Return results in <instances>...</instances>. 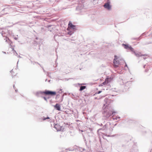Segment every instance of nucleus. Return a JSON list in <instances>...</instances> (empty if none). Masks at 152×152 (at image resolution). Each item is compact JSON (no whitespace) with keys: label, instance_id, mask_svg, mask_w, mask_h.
Returning a JSON list of instances; mask_svg holds the SVG:
<instances>
[{"label":"nucleus","instance_id":"f257e3e1","mask_svg":"<svg viewBox=\"0 0 152 152\" xmlns=\"http://www.w3.org/2000/svg\"><path fill=\"white\" fill-rule=\"evenodd\" d=\"M43 93L46 95H50L51 96H55L56 94V93L55 91H52L46 90L43 92Z\"/></svg>","mask_w":152,"mask_h":152},{"label":"nucleus","instance_id":"f03ea898","mask_svg":"<svg viewBox=\"0 0 152 152\" xmlns=\"http://www.w3.org/2000/svg\"><path fill=\"white\" fill-rule=\"evenodd\" d=\"M115 58L113 61L114 66L115 67L117 68L118 67L119 64V61L118 60H117L118 59L117 57L116 56H114Z\"/></svg>","mask_w":152,"mask_h":152},{"label":"nucleus","instance_id":"7ed1b4c3","mask_svg":"<svg viewBox=\"0 0 152 152\" xmlns=\"http://www.w3.org/2000/svg\"><path fill=\"white\" fill-rule=\"evenodd\" d=\"M122 45L124 46V48L126 49L132 51L133 50V49L130 46H129L128 45L123 44Z\"/></svg>","mask_w":152,"mask_h":152},{"label":"nucleus","instance_id":"20e7f679","mask_svg":"<svg viewBox=\"0 0 152 152\" xmlns=\"http://www.w3.org/2000/svg\"><path fill=\"white\" fill-rule=\"evenodd\" d=\"M104 7L108 10H110L111 9V6L110 5V2L108 1L107 2L104 4Z\"/></svg>","mask_w":152,"mask_h":152},{"label":"nucleus","instance_id":"39448f33","mask_svg":"<svg viewBox=\"0 0 152 152\" xmlns=\"http://www.w3.org/2000/svg\"><path fill=\"white\" fill-rule=\"evenodd\" d=\"M75 26L73 25L70 21L69 22L68 24V28H70L74 29L75 28Z\"/></svg>","mask_w":152,"mask_h":152},{"label":"nucleus","instance_id":"423d86ee","mask_svg":"<svg viewBox=\"0 0 152 152\" xmlns=\"http://www.w3.org/2000/svg\"><path fill=\"white\" fill-rule=\"evenodd\" d=\"M113 78H107L105 80V81L106 82L107 84L113 80Z\"/></svg>","mask_w":152,"mask_h":152},{"label":"nucleus","instance_id":"0eeeda50","mask_svg":"<svg viewBox=\"0 0 152 152\" xmlns=\"http://www.w3.org/2000/svg\"><path fill=\"white\" fill-rule=\"evenodd\" d=\"M55 108L58 110H60V106L58 104H56L54 106Z\"/></svg>","mask_w":152,"mask_h":152},{"label":"nucleus","instance_id":"6e6552de","mask_svg":"<svg viewBox=\"0 0 152 152\" xmlns=\"http://www.w3.org/2000/svg\"><path fill=\"white\" fill-rule=\"evenodd\" d=\"M11 75L13 77L16 76L17 74L16 73H15V72L13 70H12V71H11Z\"/></svg>","mask_w":152,"mask_h":152},{"label":"nucleus","instance_id":"1a4fd4ad","mask_svg":"<svg viewBox=\"0 0 152 152\" xmlns=\"http://www.w3.org/2000/svg\"><path fill=\"white\" fill-rule=\"evenodd\" d=\"M86 88V86H81L80 87V89L79 90L80 91H82L83 90L85 89Z\"/></svg>","mask_w":152,"mask_h":152},{"label":"nucleus","instance_id":"9d476101","mask_svg":"<svg viewBox=\"0 0 152 152\" xmlns=\"http://www.w3.org/2000/svg\"><path fill=\"white\" fill-rule=\"evenodd\" d=\"M113 117V119H117L118 118H120L119 117H117L116 118H115V116L113 115V116H112Z\"/></svg>","mask_w":152,"mask_h":152},{"label":"nucleus","instance_id":"9b49d317","mask_svg":"<svg viewBox=\"0 0 152 152\" xmlns=\"http://www.w3.org/2000/svg\"><path fill=\"white\" fill-rule=\"evenodd\" d=\"M102 84H103V85H107V83H106V82L105 81L104 82H103L102 83Z\"/></svg>","mask_w":152,"mask_h":152},{"label":"nucleus","instance_id":"f8f14e48","mask_svg":"<svg viewBox=\"0 0 152 152\" xmlns=\"http://www.w3.org/2000/svg\"><path fill=\"white\" fill-rule=\"evenodd\" d=\"M149 68V66H148V67L147 68V69H146L145 70V72H147L148 70V68Z\"/></svg>","mask_w":152,"mask_h":152},{"label":"nucleus","instance_id":"ddd939ff","mask_svg":"<svg viewBox=\"0 0 152 152\" xmlns=\"http://www.w3.org/2000/svg\"><path fill=\"white\" fill-rule=\"evenodd\" d=\"M136 55L137 56H142V54H140V55H139L138 54H136Z\"/></svg>","mask_w":152,"mask_h":152},{"label":"nucleus","instance_id":"4468645a","mask_svg":"<svg viewBox=\"0 0 152 152\" xmlns=\"http://www.w3.org/2000/svg\"><path fill=\"white\" fill-rule=\"evenodd\" d=\"M49 117H47L46 118H44L43 119V120H46V119H49Z\"/></svg>","mask_w":152,"mask_h":152},{"label":"nucleus","instance_id":"2eb2a0df","mask_svg":"<svg viewBox=\"0 0 152 152\" xmlns=\"http://www.w3.org/2000/svg\"><path fill=\"white\" fill-rule=\"evenodd\" d=\"M102 92V91H99L97 93V94H100V93H101Z\"/></svg>","mask_w":152,"mask_h":152},{"label":"nucleus","instance_id":"dca6fc26","mask_svg":"<svg viewBox=\"0 0 152 152\" xmlns=\"http://www.w3.org/2000/svg\"><path fill=\"white\" fill-rule=\"evenodd\" d=\"M116 112H115V111H113V112H112V114H113L114 113H116Z\"/></svg>","mask_w":152,"mask_h":152},{"label":"nucleus","instance_id":"f3484780","mask_svg":"<svg viewBox=\"0 0 152 152\" xmlns=\"http://www.w3.org/2000/svg\"><path fill=\"white\" fill-rule=\"evenodd\" d=\"M146 66H147L146 65H144V68H147Z\"/></svg>","mask_w":152,"mask_h":152},{"label":"nucleus","instance_id":"a211bd4d","mask_svg":"<svg viewBox=\"0 0 152 152\" xmlns=\"http://www.w3.org/2000/svg\"><path fill=\"white\" fill-rule=\"evenodd\" d=\"M44 99H45V100H46V99L45 98V97H44Z\"/></svg>","mask_w":152,"mask_h":152},{"label":"nucleus","instance_id":"6ab92c4d","mask_svg":"<svg viewBox=\"0 0 152 152\" xmlns=\"http://www.w3.org/2000/svg\"><path fill=\"white\" fill-rule=\"evenodd\" d=\"M145 58L144 57H143V58H144V59H145V58Z\"/></svg>","mask_w":152,"mask_h":152},{"label":"nucleus","instance_id":"aec40b11","mask_svg":"<svg viewBox=\"0 0 152 152\" xmlns=\"http://www.w3.org/2000/svg\"><path fill=\"white\" fill-rule=\"evenodd\" d=\"M144 56V55H143V56Z\"/></svg>","mask_w":152,"mask_h":152}]
</instances>
